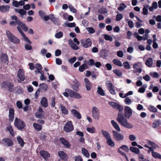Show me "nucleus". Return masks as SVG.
<instances>
[{"label":"nucleus","instance_id":"obj_1","mask_svg":"<svg viewBox=\"0 0 161 161\" xmlns=\"http://www.w3.org/2000/svg\"><path fill=\"white\" fill-rule=\"evenodd\" d=\"M11 19L12 21L10 22V25H16V24L18 25L17 28L20 34L23 33L21 28L24 31H27L28 29L25 24L20 21L17 16L14 15L12 16Z\"/></svg>","mask_w":161,"mask_h":161},{"label":"nucleus","instance_id":"obj_2","mask_svg":"<svg viewBox=\"0 0 161 161\" xmlns=\"http://www.w3.org/2000/svg\"><path fill=\"white\" fill-rule=\"evenodd\" d=\"M125 117L124 114L121 113V112H119L116 118V120L123 127L129 129L133 128V125L128 122L127 118Z\"/></svg>","mask_w":161,"mask_h":161},{"label":"nucleus","instance_id":"obj_3","mask_svg":"<svg viewBox=\"0 0 161 161\" xmlns=\"http://www.w3.org/2000/svg\"><path fill=\"white\" fill-rule=\"evenodd\" d=\"M7 35L8 40L14 43L18 44L20 43L19 40L15 36L8 31H6Z\"/></svg>","mask_w":161,"mask_h":161},{"label":"nucleus","instance_id":"obj_4","mask_svg":"<svg viewBox=\"0 0 161 161\" xmlns=\"http://www.w3.org/2000/svg\"><path fill=\"white\" fill-rule=\"evenodd\" d=\"M63 129L66 132H70L74 130V126L71 121H68L65 124Z\"/></svg>","mask_w":161,"mask_h":161},{"label":"nucleus","instance_id":"obj_5","mask_svg":"<svg viewBox=\"0 0 161 161\" xmlns=\"http://www.w3.org/2000/svg\"><path fill=\"white\" fill-rule=\"evenodd\" d=\"M14 124L15 126L19 130L22 129L25 127V123L23 121L17 118H15Z\"/></svg>","mask_w":161,"mask_h":161},{"label":"nucleus","instance_id":"obj_6","mask_svg":"<svg viewBox=\"0 0 161 161\" xmlns=\"http://www.w3.org/2000/svg\"><path fill=\"white\" fill-rule=\"evenodd\" d=\"M92 116L96 120H98L100 117L99 109L96 107H93L92 110Z\"/></svg>","mask_w":161,"mask_h":161},{"label":"nucleus","instance_id":"obj_7","mask_svg":"<svg viewBox=\"0 0 161 161\" xmlns=\"http://www.w3.org/2000/svg\"><path fill=\"white\" fill-rule=\"evenodd\" d=\"M113 136L114 139L117 141H122L124 139V136L116 131L113 130Z\"/></svg>","mask_w":161,"mask_h":161},{"label":"nucleus","instance_id":"obj_8","mask_svg":"<svg viewBox=\"0 0 161 161\" xmlns=\"http://www.w3.org/2000/svg\"><path fill=\"white\" fill-rule=\"evenodd\" d=\"M108 104L115 109L119 110V112H122L123 110L122 106L115 102H109Z\"/></svg>","mask_w":161,"mask_h":161},{"label":"nucleus","instance_id":"obj_9","mask_svg":"<svg viewBox=\"0 0 161 161\" xmlns=\"http://www.w3.org/2000/svg\"><path fill=\"white\" fill-rule=\"evenodd\" d=\"M147 143L148 145L151 146V148L148 149H149L147 150V152L148 153H150L151 152L152 153L154 149L159 147L154 142L149 140L147 141Z\"/></svg>","mask_w":161,"mask_h":161},{"label":"nucleus","instance_id":"obj_10","mask_svg":"<svg viewBox=\"0 0 161 161\" xmlns=\"http://www.w3.org/2000/svg\"><path fill=\"white\" fill-rule=\"evenodd\" d=\"M142 64L140 62H136L133 65V68L134 69L133 72L134 73H141L142 71L141 69Z\"/></svg>","mask_w":161,"mask_h":161},{"label":"nucleus","instance_id":"obj_11","mask_svg":"<svg viewBox=\"0 0 161 161\" xmlns=\"http://www.w3.org/2000/svg\"><path fill=\"white\" fill-rule=\"evenodd\" d=\"M124 113L125 117L128 119L132 115V110L130 107L126 106L124 108Z\"/></svg>","mask_w":161,"mask_h":161},{"label":"nucleus","instance_id":"obj_12","mask_svg":"<svg viewBox=\"0 0 161 161\" xmlns=\"http://www.w3.org/2000/svg\"><path fill=\"white\" fill-rule=\"evenodd\" d=\"M81 43L82 46L85 48H87L90 47L92 44L91 40L89 38L86 40H81Z\"/></svg>","mask_w":161,"mask_h":161},{"label":"nucleus","instance_id":"obj_13","mask_svg":"<svg viewBox=\"0 0 161 161\" xmlns=\"http://www.w3.org/2000/svg\"><path fill=\"white\" fill-rule=\"evenodd\" d=\"M2 143L3 145L7 147L11 146L13 144V142L12 141L8 138L2 140Z\"/></svg>","mask_w":161,"mask_h":161},{"label":"nucleus","instance_id":"obj_14","mask_svg":"<svg viewBox=\"0 0 161 161\" xmlns=\"http://www.w3.org/2000/svg\"><path fill=\"white\" fill-rule=\"evenodd\" d=\"M17 76L21 80L24 81L25 79L24 70L19 69L18 72Z\"/></svg>","mask_w":161,"mask_h":161},{"label":"nucleus","instance_id":"obj_15","mask_svg":"<svg viewBox=\"0 0 161 161\" xmlns=\"http://www.w3.org/2000/svg\"><path fill=\"white\" fill-rule=\"evenodd\" d=\"M0 59L1 62L3 63L8 64V57L5 54H2Z\"/></svg>","mask_w":161,"mask_h":161},{"label":"nucleus","instance_id":"obj_16","mask_svg":"<svg viewBox=\"0 0 161 161\" xmlns=\"http://www.w3.org/2000/svg\"><path fill=\"white\" fill-rule=\"evenodd\" d=\"M71 114L74 116V117L80 119L81 118V117L80 114L77 111L74 109H72L71 111Z\"/></svg>","mask_w":161,"mask_h":161},{"label":"nucleus","instance_id":"obj_17","mask_svg":"<svg viewBox=\"0 0 161 161\" xmlns=\"http://www.w3.org/2000/svg\"><path fill=\"white\" fill-rule=\"evenodd\" d=\"M59 141L67 148H69L70 146V144L68 141H67L64 138H60L59 139Z\"/></svg>","mask_w":161,"mask_h":161},{"label":"nucleus","instance_id":"obj_18","mask_svg":"<svg viewBox=\"0 0 161 161\" xmlns=\"http://www.w3.org/2000/svg\"><path fill=\"white\" fill-rule=\"evenodd\" d=\"M40 154L45 159L47 160L48 158L50 157V155L49 153L45 151L42 150L40 152Z\"/></svg>","mask_w":161,"mask_h":161},{"label":"nucleus","instance_id":"obj_19","mask_svg":"<svg viewBox=\"0 0 161 161\" xmlns=\"http://www.w3.org/2000/svg\"><path fill=\"white\" fill-rule=\"evenodd\" d=\"M84 81L85 86L87 90H90L92 87V85L89 80L86 78L84 79Z\"/></svg>","mask_w":161,"mask_h":161},{"label":"nucleus","instance_id":"obj_20","mask_svg":"<svg viewBox=\"0 0 161 161\" xmlns=\"http://www.w3.org/2000/svg\"><path fill=\"white\" fill-rule=\"evenodd\" d=\"M58 155L61 158L64 160H67L68 159V156L63 151H59L58 153Z\"/></svg>","mask_w":161,"mask_h":161},{"label":"nucleus","instance_id":"obj_21","mask_svg":"<svg viewBox=\"0 0 161 161\" xmlns=\"http://www.w3.org/2000/svg\"><path fill=\"white\" fill-rule=\"evenodd\" d=\"M40 103L42 106L44 108H47L48 106L47 100L45 97H43L42 98Z\"/></svg>","mask_w":161,"mask_h":161},{"label":"nucleus","instance_id":"obj_22","mask_svg":"<svg viewBox=\"0 0 161 161\" xmlns=\"http://www.w3.org/2000/svg\"><path fill=\"white\" fill-rule=\"evenodd\" d=\"M60 107L62 114L64 115H67L69 113V111L62 104H60Z\"/></svg>","mask_w":161,"mask_h":161},{"label":"nucleus","instance_id":"obj_23","mask_svg":"<svg viewBox=\"0 0 161 161\" xmlns=\"http://www.w3.org/2000/svg\"><path fill=\"white\" fill-rule=\"evenodd\" d=\"M70 97L79 99L81 98L82 96L78 93L72 90L71 94H70Z\"/></svg>","mask_w":161,"mask_h":161},{"label":"nucleus","instance_id":"obj_24","mask_svg":"<svg viewBox=\"0 0 161 161\" xmlns=\"http://www.w3.org/2000/svg\"><path fill=\"white\" fill-rule=\"evenodd\" d=\"M9 120L11 122L13 121V119L14 117V110L12 108H10L9 109Z\"/></svg>","mask_w":161,"mask_h":161},{"label":"nucleus","instance_id":"obj_25","mask_svg":"<svg viewBox=\"0 0 161 161\" xmlns=\"http://www.w3.org/2000/svg\"><path fill=\"white\" fill-rule=\"evenodd\" d=\"M74 83L75 84L71 85L72 88L74 90L78 91L80 84L76 80L74 81Z\"/></svg>","mask_w":161,"mask_h":161},{"label":"nucleus","instance_id":"obj_26","mask_svg":"<svg viewBox=\"0 0 161 161\" xmlns=\"http://www.w3.org/2000/svg\"><path fill=\"white\" fill-rule=\"evenodd\" d=\"M111 123L114 129L118 131H120V127L117 123L114 120H111Z\"/></svg>","mask_w":161,"mask_h":161},{"label":"nucleus","instance_id":"obj_27","mask_svg":"<svg viewBox=\"0 0 161 161\" xmlns=\"http://www.w3.org/2000/svg\"><path fill=\"white\" fill-rule=\"evenodd\" d=\"M10 7L8 5H2L0 6V10L3 13L8 12L9 11Z\"/></svg>","mask_w":161,"mask_h":161},{"label":"nucleus","instance_id":"obj_28","mask_svg":"<svg viewBox=\"0 0 161 161\" xmlns=\"http://www.w3.org/2000/svg\"><path fill=\"white\" fill-rule=\"evenodd\" d=\"M15 11L16 12L19 13L20 15V16L22 17L26 14V12L23 9H18L16 8L15 9Z\"/></svg>","mask_w":161,"mask_h":161},{"label":"nucleus","instance_id":"obj_29","mask_svg":"<svg viewBox=\"0 0 161 161\" xmlns=\"http://www.w3.org/2000/svg\"><path fill=\"white\" fill-rule=\"evenodd\" d=\"M72 90L69 89H66L65 90V92H64L62 94L65 97H68L69 96L70 97V94Z\"/></svg>","mask_w":161,"mask_h":161},{"label":"nucleus","instance_id":"obj_30","mask_svg":"<svg viewBox=\"0 0 161 161\" xmlns=\"http://www.w3.org/2000/svg\"><path fill=\"white\" fill-rule=\"evenodd\" d=\"M101 131L104 136L106 138L107 140L111 138L110 135L108 131L103 130Z\"/></svg>","mask_w":161,"mask_h":161},{"label":"nucleus","instance_id":"obj_31","mask_svg":"<svg viewBox=\"0 0 161 161\" xmlns=\"http://www.w3.org/2000/svg\"><path fill=\"white\" fill-rule=\"evenodd\" d=\"M88 68L87 65L85 63L80 65L79 68V70L80 72H83L85 69Z\"/></svg>","mask_w":161,"mask_h":161},{"label":"nucleus","instance_id":"obj_32","mask_svg":"<svg viewBox=\"0 0 161 161\" xmlns=\"http://www.w3.org/2000/svg\"><path fill=\"white\" fill-rule=\"evenodd\" d=\"M113 62L114 64L119 66L121 67L122 64L121 62L119 59H114L113 60Z\"/></svg>","mask_w":161,"mask_h":161},{"label":"nucleus","instance_id":"obj_33","mask_svg":"<svg viewBox=\"0 0 161 161\" xmlns=\"http://www.w3.org/2000/svg\"><path fill=\"white\" fill-rule=\"evenodd\" d=\"M17 139L19 144L22 147H23L25 143L22 139L19 136H18L17 137Z\"/></svg>","mask_w":161,"mask_h":161},{"label":"nucleus","instance_id":"obj_34","mask_svg":"<svg viewBox=\"0 0 161 161\" xmlns=\"http://www.w3.org/2000/svg\"><path fill=\"white\" fill-rule=\"evenodd\" d=\"M130 150L132 152L137 154H139L140 151V150L138 148L133 147H131L130 148Z\"/></svg>","mask_w":161,"mask_h":161},{"label":"nucleus","instance_id":"obj_35","mask_svg":"<svg viewBox=\"0 0 161 161\" xmlns=\"http://www.w3.org/2000/svg\"><path fill=\"white\" fill-rule=\"evenodd\" d=\"M34 128L38 131L40 130L42 128V126L38 124L34 123L33 124Z\"/></svg>","mask_w":161,"mask_h":161},{"label":"nucleus","instance_id":"obj_36","mask_svg":"<svg viewBox=\"0 0 161 161\" xmlns=\"http://www.w3.org/2000/svg\"><path fill=\"white\" fill-rule=\"evenodd\" d=\"M107 142L108 145L112 147H113L115 146L114 142L112 140L111 138L107 140Z\"/></svg>","mask_w":161,"mask_h":161},{"label":"nucleus","instance_id":"obj_37","mask_svg":"<svg viewBox=\"0 0 161 161\" xmlns=\"http://www.w3.org/2000/svg\"><path fill=\"white\" fill-rule=\"evenodd\" d=\"M145 64L148 66L151 67L153 64V59L151 58H148L146 61Z\"/></svg>","mask_w":161,"mask_h":161},{"label":"nucleus","instance_id":"obj_38","mask_svg":"<svg viewBox=\"0 0 161 161\" xmlns=\"http://www.w3.org/2000/svg\"><path fill=\"white\" fill-rule=\"evenodd\" d=\"M1 85L2 87L5 88L7 87L8 86H13V85L11 83L6 82H3L2 83Z\"/></svg>","mask_w":161,"mask_h":161},{"label":"nucleus","instance_id":"obj_39","mask_svg":"<svg viewBox=\"0 0 161 161\" xmlns=\"http://www.w3.org/2000/svg\"><path fill=\"white\" fill-rule=\"evenodd\" d=\"M82 154L86 157L88 158L89 156V154L87 150L85 148H83L81 149Z\"/></svg>","mask_w":161,"mask_h":161},{"label":"nucleus","instance_id":"obj_40","mask_svg":"<svg viewBox=\"0 0 161 161\" xmlns=\"http://www.w3.org/2000/svg\"><path fill=\"white\" fill-rule=\"evenodd\" d=\"M97 92L98 94L102 96H104L105 95L104 90L100 87H98Z\"/></svg>","mask_w":161,"mask_h":161},{"label":"nucleus","instance_id":"obj_41","mask_svg":"<svg viewBox=\"0 0 161 161\" xmlns=\"http://www.w3.org/2000/svg\"><path fill=\"white\" fill-rule=\"evenodd\" d=\"M152 155L155 158H159L161 159V155L157 152L153 151L152 153Z\"/></svg>","mask_w":161,"mask_h":161},{"label":"nucleus","instance_id":"obj_42","mask_svg":"<svg viewBox=\"0 0 161 161\" xmlns=\"http://www.w3.org/2000/svg\"><path fill=\"white\" fill-rule=\"evenodd\" d=\"M35 67L37 70H38V73L41 72L42 71L41 70L42 69V66L41 64H36L35 65Z\"/></svg>","mask_w":161,"mask_h":161},{"label":"nucleus","instance_id":"obj_43","mask_svg":"<svg viewBox=\"0 0 161 161\" xmlns=\"http://www.w3.org/2000/svg\"><path fill=\"white\" fill-rule=\"evenodd\" d=\"M43 18L45 21H47L49 19L52 20L53 18V15L51 14L48 15H46L44 16Z\"/></svg>","mask_w":161,"mask_h":161},{"label":"nucleus","instance_id":"obj_44","mask_svg":"<svg viewBox=\"0 0 161 161\" xmlns=\"http://www.w3.org/2000/svg\"><path fill=\"white\" fill-rule=\"evenodd\" d=\"M86 130L89 133H93L95 132L96 129L94 127H91L87 128Z\"/></svg>","mask_w":161,"mask_h":161},{"label":"nucleus","instance_id":"obj_45","mask_svg":"<svg viewBox=\"0 0 161 161\" xmlns=\"http://www.w3.org/2000/svg\"><path fill=\"white\" fill-rule=\"evenodd\" d=\"M39 86L41 88L45 91L47 90L48 88L47 85L45 83H42L39 85Z\"/></svg>","mask_w":161,"mask_h":161},{"label":"nucleus","instance_id":"obj_46","mask_svg":"<svg viewBox=\"0 0 161 161\" xmlns=\"http://www.w3.org/2000/svg\"><path fill=\"white\" fill-rule=\"evenodd\" d=\"M8 130L9 131L10 134L12 136H14V133L13 128L10 126L7 127Z\"/></svg>","mask_w":161,"mask_h":161},{"label":"nucleus","instance_id":"obj_47","mask_svg":"<svg viewBox=\"0 0 161 161\" xmlns=\"http://www.w3.org/2000/svg\"><path fill=\"white\" fill-rule=\"evenodd\" d=\"M63 35V33L62 31H59L55 35V37L57 38H62Z\"/></svg>","mask_w":161,"mask_h":161},{"label":"nucleus","instance_id":"obj_48","mask_svg":"<svg viewBox=\"0 0 161 161\" xmlns=\"http://www.w3.org/2000/svg\"><path fill=\"white\" fill-rule=\"evenodd\" d=\"M23 37L24 39L28 43L30 44H31L32 43L29 40V39L25 36V34L24 33H22L20 34Z\"/></svg>","mask_w":161,"mask_h":161},{"label":"nucleus","instance_id":"obj_49","mask_svg":"<svg viewBox=\"0 0 161 161\" xmlns=\"http://www.w3.org/2000/svg\"><path fill=\"white\" fill-rule=\"evenodd\" d=\"M107 87L108 89V90L113 88L114 87V86L113 84L111 83L110 81H108L106 83Z\"/></svg>","mask_w":161,"mask_h":161},{"label":"nucleus","instance_id":"obj_50","mask_svg":"<svg viewBox=\"0 0 161 161\" xmlns=\"http://www.w3.org/2000/svg\"><path fill=\"white\" fill-rule=\"evenodd\" d=\"M104 38L106 41H112L113 40V38L109 35H104Z\"/></svg>","mask_w":161,"mask_h":161},{"label":"nucleus","instance_id":"obj_51","mask_svg":"<svg viewBox=\"0 0 161 161\" xmlns=\"http://www.w3.org/2000/svg\"><path fill=\"white\" fill-rule=\"evenodd\" d=\"M65 25L69 27H75L76 26V24L75 23H68L66 22L65 23Z\"/></svg>","mask_w":161,"mask_h":161},{"label":"nucleus","instance_id":"obj_52","mask_svg":"<svg viewBox=\"0 0 161 161\" xmlns=\"http://www.w3.org/2000/svg\"><path fill=\"white\" fill-rule=\"evenodd\" d=\"M124 102L126 105H130L132 103L131 100L128 97H126L125 100Z\"/></svg>","mask_w":161,"mask_h":161},{"label":"nucleus","instance_id":"obj_53","mask_svg":"<svg viewBox=\"0 0 161 161\" xmlns=\"http://www.w3.org/2000/svg\"><path fill=\"white\" fill-rule=\"evenodd\" d=\"M149 110L153 112H157V109L153 106H150L148 107Z\"/></svg>","mask_w":161,"mask_h":161},{"label":"nucleus","instance_id":"obj_54","mask_svg":"<svg viewBox=\"0 0 161 161\" xmlns=\"http://www.w3.org/2000/svg\"><path fill=\"white\" fill-rule=\"evenodd\" d=\"M126 7V6L124 3H121L120 4L119 7L118 8V10L120 11H122Z\"/></svg>","mask_w":161,"mask_h":161},{"label":"nucleus","instance_id":"obj_55","mask_svg":"<svg viewBox=\"0 0 161 161\" xmlns=\"http://www.w3.org/2000/svg\"><path fill=\"white\" fill-rule=\"evenodd\" d=\"M113 72L118 76H121L122 75V73L118 69H115L113 70Z\"/></svg>","mask_w":161,"mask_h":161},{"label":"nucleus","instance_id":"obj_56","mask_svg":"<svg viewBox=\"0 0 161 161\" xmlns=\"http://www.w3.org/2000/svg\"><path fill=\"white\" fill-rule=\"evenodd\" d=\"M123 18V16L120 14H118L116 16V20L119 21L120 20Z\"/></svg>","mask_w":161,"mask_h":161},{"label":"nucleus","instance_id":"obj_57","mask_svg":"<svg viewBox=\"0 0 161 161\" xmlns=\"http://www.w3.org/2000/svg\"><path fill=\"white\" fill-rule=\"evenodd\" d=\"M86 29L88 32L91 34H93L95 32L94 29L92 27H87Z\"/></svg>","mask_w":161,"mask_h":161},{"label":"nucleus","instance_id":"obj_58","mask_svg":"<svg viewBox=\"0 0 161 161\" xmlns=\"http://www.w3.org/2000/svg\"><path fill=\"white\" fill-rule=\"evenodd\" d=\"M160 125V122L159 121H156L153 123V126L154 128H156L159 126Z\"/></svg>","mask_w":161,"mask_h":161},{"label":"nucleus","instance_id":"obj_59","mask_svg":"<svg viewBox=\"0 0 161 161\" xmlns=\"http://www.w3.org/2000/svg\"><path fill=\"white\" fill-rule=\"evenodd\" d=\"M55 97H52L51 100V104L52 107H54L55 106Z\"/></svg>","mask_w":161,"mask_h":161},{"label":"nucleus","instance_id":"obj_60","mask_svg":"<svg viewBox=\"0 0 161 161\" xmlns=\"http://www.w3.org/2000/svg\"><path fill=\"white\" fill-rule=\"evenodd\" d=\"M120 148H121L127 152H128L129 151V149L128 147L125 145H123L122 146L120 147Z\"/></svg>","mask_w":161,"mask_h":161},{"label":"nucleus","instance_id":"obj_61","mask_svg":"<svg viewBox=\"0 0 161 161\" xmlns=\"http://www.w3.org/2000/svg\"><path fill=\"white\" fill-rule=\"evenodd\" d=\"M129 138L130 141H135L136 139V137L135 135L131 134L129 136Z\"/></svg>","mask_w":161,"mask_h":161},{"label":"nucleus","instance_id":"obj_62","mask_svg":"<svg viewBox=\"0 0 161 161\" xmlns=\"http://www.w3.org/2000/svg\"><path fill=\"white\" fill-rule=\"evenodd\" d=\"M123 66L125 69H130V64L128 62L126 61L123 63Z\"/></svg>","mask_w":161,"mask_h":161},{"label":"nucleus","instance_id":"obj_63","mask_svg":"<svg viewBox=\"0 0 161 161\" xmlns=\"http://www.w3.org/2000/svg\"><path fill=\"white\" fill-rule=\"evenodd\" d=\"M99 12L103 14H104L107 13V10L105 8H102L99 10Z\"/></svg>","mask_w":161,"mask_h":161},{"label":"nucleus","instance_id":"obj_64","mask_svg":"<svg viewBox=\"0 0 161 161\" xmlns=\"http://www.w3.org/2000/svg\"><path fill=\"white\" fill-rule=\"evenodd\" d=\"M40 74H41V76H40V79L41 80H46V77L44 75V73L42 71L41 72H39Z\"/></svg>","mask_w":161,"mask_h":161}]
</instances>
